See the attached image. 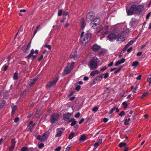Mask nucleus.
I'll return each instance as SVG.
<instances>
[{
    "label": "nucleus",
    "instance_id": "8",
    "mask_svg": "<svg viewBox=\"0 0 151 151\" xmlns=\"http://www.w3.org/2000/svg\"><path fill=\"white\" fill-rule=\"evenodd\" d=\"M99 29H100V30H103V32H102L103 35H106L108 32V27L107 26H106L104 27H103L102 26H101L100 27ZM100 31H98V32H99Z\"/></svg>",
    "mask_w": 151,
    "mask_h": 151
},
{
    "label": "nucleus",
    "instance_id": "58",
    "mask_svg": "<svg viewBox=\"0 0 151 151\" xmlns=\"http://www.w3.org/2000/svg\"><path fill=\"white\" fill-rule=\"evenodd\" d=\"M109 91V89L108 88H107L106 89V90L105 91V92H104V95H106V97H108V95L109 94H108V93H106V91Z\"/></svg>",
    "mask_w": 151,
    "mask_h": 151
},
{
    "label": "nucleus",
    "instance_id": "42",
    "mask_svg": "<svg viewBox=\"0 0 151 151\" xmlns=\"http://www.w3.org/2000/svg\"><path fill=\"white\" fill-rule=\"evenodd\" d=\"M107 68V67L106 66H105L104 67L101 68L100 69V71L101 72H103L104 71V70H106Z\"/></svg>",
    "mask_w": 151,
    "mask_h": 151
},
{
    "label": "nucleus",
    "instance_id": "9",
    "mask_svg": "<svg viewBox=\"0 0 151 151\" xmlns=\"http://www.w3.org/2000/svg\"><path fill=\"white\" fill-rule=\"evenodd\" d=\"M144 6L142 5H139L135 8V12L136 14H140L143 10Z\"/></svg>",
    "mask_w": 151,
    "mask_h": 151
},
{
    "label": "nucleus",
    "instance_id": "28",
    "mask_svg": "<svg viewBox=\"0 0 151 151\" xmlns=\"http://www.w3.org/2000/svg\"><path fill=\"white\" fill-rule=\"evenodd\" d=\"M40 25H39L38 26H37L36 29L35 30L34 32V33H33V36H34L36 34V33L37 30H40Z\"/></svg>",
    "mask_w": 151,
    "mask_h": 151
},
{
    "label": "nucleus",
    "instance_id": "57",
    "mask_svg": "<svg viewBox=\"0 0 151 151\" xmlns=\"http://www.w3.org/2000/svg\"><path fill=\"white\" fill-rule=\"evenodd\" d=\"M33 55V54L31 53L27 56V58L28 59L31 58L32 56Z\"/></svg>",
    "mask_w": 151,
    "mask_h": 151
},
{
    "label": "nucleus",
    "instance_id": "27",
    "mask_svg": "<svg viewBox=\"0 0 151 151\" xmlns=\"http://www.w3.org/2000/svg\"><path fill=\"white\" fill-rule=\"evenodd\" d=\"M134 41L132 40L129 41L126 45V46L127 47H128L129 46L132 44L134 42Z\"/></svg>",
    "mask_w": 151,
    "mask_h": 151
},
{
    "label": "nucleus",
    "instance_id": "5",
    "mask_svg": "<svg viewBox=\"0 0 151 151\" xmlns=\"http://www.w3.org/2000/svg\"><path fill=\"white\" fill-rule=\"evenodd\" d=\"M117 37V33H111L107 36V39L111 42L114 40Z\"/></svg>",
    "mask_w": 151,
    "mask_h": 151
},
{
    "label": "nucleus",
    "instance_id": "50",
    "mask_svg": "<svg viewBox=\"0 0 151 151\" xmlns=\"http://www.w3.org/2000/svg\"><path fill=\"white\" fill-rule=\"evenodd\" d=\"M121 68H122L121 67H120L117 70L115 71L114 72V73L116 74V73H118L120 70L121 69Z\"/></svg>",
    "mask_w": 151,
    "mask_h": 151
},
{
    "label": "nucleus",
    "instance_id": "39",
    "mask_svg": "<svg viewBox=\"0 0 151 151\" xmlns=\"http://www.w3.org/2000/svg\"><path fill=\"white\" fill-rule=\"evenodd\" d=\"M63 13V12L62 9L60 10L58 12V16H60L61 15L62 13Z\"/></svg>",
    "mask_w": 151,
    "mask_h": 151
},
{
    "label": "nucleus",
    "instance_id": "25",
    "mask_svg": "<svg viewBox=\"0 0 151 151\" xmlns=\"http://www.w3.org/2000/svg\"><path fill=\"white\" fill-rule=\"evenodd\" d=\"M63 133L61 131H58L56 135H55V137H60L62 134Z\"/></svg>",
    "mask_w": 151,
    "mask_h": 151
},
{
    "label": "nucleus",
    "instance_id": "54",
    "mask_svg": "<svg viewBox=\"0 0 151 151\" xmlns=\"http://www.w3.org/2000/svg\"><path fill=\"white\" fill-rule=\"evenodd\" d=\"M44 146V144L43 143H41L40 144L38 145V147L40 148L43 147Z\"/></svg>",
    "mask_w": 151,
    "mask_h": 151
},
{
    "label": "nucleus",
    "instance_id": "37",
    "mask_svg": "<svg viewBox=\"0 0 151 151\" xmlns=\"http://www.w3.org/2000/svg\"><path fill=\"white\" fill-rule=\"evenodd\" d=\"M99 109V106H96L94 107L92 110V111L94 112H96Z\"/></svg>",
    "mask_w": 151,
    "mask_h": 151
},
{
    "label": "nucleus",
    "instance_id": "53",
    "mask_svg": "<svg viewBox=\"0 0 151 151\" xmlns=\"http://www.w3.org/2000/svg\"><path fill=\"white\" fill-rule=\"evenodd\" d=\"M81 88V86H77L75 88V89L77 91H79Z\"/></svg>",
    "mask_w": 151,
    "mask_h": 151
},
{
    "label": "nucleus",
    "instance_id": "13",
    "mask_svg": "<svg viewBox=\"0 0 151 151\" xmlns=\"http://www.w3.org/2000/svg\"><path fill=\"white\" fill-rule=\"evenodd\" d=\"M102 141V139H100L98 141L94 144V147L93 149V150H95L98 147L101 143Z\"/></svg>",
    "mask_w": 151,
    "mask_h": 151
},
{
    "label": "nucleus",
    "instance_id": "40",
    "mask_svg": "<svg viewBox=\"0 0 151 151\" xmlns=\"http://www.w3.org/2000/svg\"><path fill=\"white\" fill-rule=\"evenodd\" d=\"M14 79L16 80L18 78V74L17 73H15L13 76Z\"/></svg>",
    "mask_w": 151,
    "mask_h": 151
},
{
    "label": "nucleus",
    "instance_id": "34",
    "mask_svg": "<svg viewBox=\"0 0 151 151\" xmlns=\"http://www.w3.org/2000/svg\"><path fill=\"white\" fill-rule=\"evenodd\" d=\"M81 29H82L83 30L84 29L85 25L84 22L83 20L81 22Z\"/></svg>",
    "mask_w": 151,
    "mask_h": 151
},
{
    "label": "nucleus",
    "instance_id": "48",
    "mask_svg": "<svg viewBox=\"0 0 151 151\" xmlns=\"http://www.w3.org/2000/svg\"><path fill=\"white\" fill-rule=\"evenodd\" d=\"M27 147H22L21 149V151H27Z\"/></svg>",
    "mask_w": 151,
    "mask_h": 151
},
{
    "label": "nucleus",
    "instance_id": "19",
    "mask_svg": "<svg viewBox=\"0 0 151 151\" xmlns=\"http://www.w3.org/2000/svg\"><path fill=\"white\" fill-rule=\"evenodd\" d=\"M37 78H34L32 80H30L28 81V84L30 86L32 85L36 81Z\"/></svg>",
    "mask_w": 151,
    "mask_h": 151
},
{
    "label": "nucleus",
    "instance_id": "63",
    "mask_svg": "<svg viewBox=\"0 0 151 151\" xmlns=\"http://www.w3.org/2000/svg\"><path fill=\"white\" fill-rule=\"evenodd\" d=\"M84 119L83 118L81 119V120L79 122V124H81L82 122H83L84 121Z\"/></svg>",
    "mask_w": 151,
    "mask_h": 151
},
{
    "label": "nucleus",
    "instance_id": "3",
    "mask_svg": "<svg viewBox=\"0 0 151 151\" xmlns=\"http://www.w3.org/2000/svg\"><path fill=\"white\" fill-rule=\"evenodd\" d=\"M59 119V115L58 114L55 113L50 116V120L52 124L57 122Z\"/></svg>",
    "mask_w": 151,
    "mask_h": 151
},
{
    "label": "nucleus",
    "instance_id": "55",
    "mask_svg": "<svg viewBox=\"0 0 151 151\" xmlns=\"http://www.w3.org/2000/svg\"><path fill=\"white\" fill-rule=\"evenodd\" d=\"M80 113L78 112L75 115V117L76 118H78L80 116Z\"/></svg>",
    "mask_w": 151,
    "mask_h": 151
},
{
    "label": "nucleus",
    "instance_id": "7",
    "mask_svg": "<svg viewBox=\"0 0 151 151\" xmlns=\"http://www.w3.org/2000/svg\"><path fill=\"white\" fill-rule=\"evenodd\" d=\"M58 80V78H56L53 80L50 81L47 84V87L50 88V87L55 85Z\"/></svg>",
    "mask_w": 151,
    "mask_h": 151
},
{
    "label": "nucleus",
    "instance_id": "1",
    "mask_svg": "<svg viewBox=\"0 0 151 151\" xmlns=\"http://www.w3.org/2000/svg\"><path fill=\"white\" fill-rule=\"evenodd\" d=\"M91 37V35L89 33H85L84 32H82L81 35V40L82 44L86 45L90 41Z\"/></svg>",
    "mask_w": 151,
    "mask_h": 151
},
{
    "label": "nucleus",
    "instance_id": "51",
    "mask_svg": "<svg viewBox=\"0 0 151 151\" xmlns=\"http://www.w3.org/2000/svg\"><path fill=\"white\" fill-rule=\"evenodd\" d=\"M125 115L124 112L123 111H122L121 112L120 114H119V116H124Z\"/></svg>",
    "mask_w": 151,
    "mask_h": 151
},
{
    "label": "nucleus",
    "instance_id": "35",
    "mask_svg": "<svg viewBox=\"0 0 151 151\" xmlns=\"http://www.w3.org/2000/svg\"><path fill=\"white\" fill-rule=\"evenodd\" d=\"M130 119L129 118L127 119H126L124 122L125 125H127L129 124V122L130 121Z\"/></svg>",
    "mask_w": 151,
    "mask_h": 151
},
{
    "label": "nucleus",
    "instance_id": "16",
    "mask_svg": "<svg viewBox=\"0 0 151 151\" xmlns=\"http://www.w3.org/2000/svg\"><path fill=\"white\" fill-rule=\"evenodd\" d=\"M138 21L135 18H132L130 22V24L132 26H134L138 24Z\"/></svg>",
    "mask_w": 151,
    "mask_h": 151
},
{
    "label": "nucleus",
    "instance_id": "62",
    "mask_svg": "<svg viewBox=\"0 0 151 151\" xmlns=\"http://www.w3.org/2000/svg\"><path fill=\"white\" fill-rule=\"evenodd\" d=\"M19 119L18 117H16L14 120V122L15 123L17 122L19 120Z\"/></svg>",
    "mask_w": 151,
    "mask_h": 151
},
{
    "label": "nucleus",
    "instance_id": "15",
    "mask_svg": "<svg viewBox=\"0 0 151 151\" xmlns=\"http://www.w3.org/2000/svg\"><path fill=\"white\" fill-rule=\"evenodd\" d=\"M101 48V46L96 44L93 45L92 47L93 50L95 52L99 50Z\"/></svg>",
    "mask_w": 151,
    "mask_h": 151
},
{
    "label": "nucleus",
    "instance_id": "4",
    "mask_svg": "<svg viewBox=\"0 0 151 151\" xmlns=\"http://www.w3.org/2000/svg\"><path fill=\"white\" fill-rule=\"evenodd\" d=\"M100 20L99 18L94 19L91 23V26L93 29H96L100 23Z\"/></svg>",
    "mask_w": 151,
    "mask_h": 151
},
{
    "label": "nucleus",
    "instance_id": "56",
    "mask_svg": "<svg viewBox=\"0 0 151 151\" xmlns=\"http://www.w3.org/2000/svg\"><path fill=\"white\" fill-rule=\"evenodd\" d=\"M151 14V12H149L148 14L146 16V19H148Z\"/></svg>",
    "mask_w": 151,
    "mask_h": 151
},
{
    "label": "nucleus",
    "instance_id": "64",
    "mask_svg": "<svg viewBox=\"0 0 151 151\" xmlns=\"http://www.w3.org/2000/svg\"><path fill=\"white\" fill-rule=\"evenodd\" d=\"M147 81L151 83V77H148L147 78Z\"/></svg>",
    "mask_w": 151,
    "mask_h": 151
},
{
    "label": "nucleus",
    "instance_id": "26",
    "mask_svg": "<svg viewBox=\"0 0 151 151\" xmlns=\"http://www.w3.org/2000/svg\"><path fill=\"white\" fill-rule=\"evenodd\" d=\"M86 139V136L85 134H83L80 137V140L84 141Z\"/></svg>",
    "mask_w": 151,
    "mask_h": 151
},
{
    "label": "nucleus",
    "instance_id": "10",
    "mask_svg": "<svg viewBox=\"0 0 151 151\" xmlns=\"http://www.w3.org/2000/svg\"><path fill=\"white\" fill-rule=\"evenodd\" d=\"M72 113H67L63 115V119L65 121H67L72 116Z\"/></svg>",
    "mask_w": 151,
    "mask_h": 151
},
{
    "label": "nucleus",
    "instance_id": "60",
    "mask_svg": "<svg viewBox=\"0 0 151 151\" xmlns=\"http://www.w3.org/2000/svg\"><path fill=\"white\" fill-rule=\"evenodd\" d=\"M69 13L68 12H63V15L65 16H66L68 15Z\"/></svg>",
    "mask_w": 151,
    "mask_h": 151
},
{
    "label": "nucleus",
    "instance_id": "11",
    "mask_svg": "<svg viewBox=\"0 0 151 151\" xmlns=\"http://www.w3.org/2000/svg\"><path fill=\"white\" fill-rule=\"evenodd\" d=\"M103 76L102 74H100L98 76H96L93 80V84H95L96 83V81H100L103 78Z\"/></svg>",
    "mask_w": 151,
    "mask_h": 151
},
{
    "label": "nucleus",
    "instance_id": "24",
    "mask_svg": "<svg viewBox=\"0 0 151 151\" xmlns=\"http://www.w3.org/2000/svg\"><path fill=\"white\" fill-rule=\"evenodd\" d=\"M139 65V63L138 62L136 61L133 62L132 65V66L134 68H136Z\"/></svg>",
    "mask_w": 151,
    "mask_h": 151
},
{
    "label": "nucleus",
    "instance_id": "31",
    "mask_svg": "<svg viewBox=\"0 0 151 151\" xmlns=\"http://www.w3.org/2000/svg\"><path fill=\"white\" fill-rule=\"evenodd\" d=\"M6 103V101L4 100H3L2 103L0 104V109L2 108L4 105Z\"/></svg>",
    "mask_w": 151,
    "mask_h": 151
},
{
    "label": "nucleus",
    "instance_id": "33",
    "mask_svg": "<svg viewBox=\"0 0 151 151\" xmlns=\"http://www.w3.org/2000/svg\"><path fill=\"white\" fill-rule=\"evenodd\" d=\"M74 133L71 132L69 136L68 139H72L74 137Z\"/></svg>",
    "mask_w": 151,
    "mask_h": 151
},
{
    "label": "nucleus",
    "instance_id": "36",
    "mask_svg": "<svg viewBox=\"0 0 151 151\" xmlns=\"http://www.w3.org/2000/svg\"><path fill=\"white\" fill-rule=\"evenodd\" d=\"M102 76H104V78L105 79L107 78L109 76V73H105L102 74Z\"/></svg>",
    "mask_w": 151,
    "mask_h": 151
},
{
    "label": "nucleus",
    "instance_id": "21",
    "mask_svg": "<svg viewBox=\"0 0 151 151\" xmlns=\"http://www.w3.org/2000/svg\"><path fill=\"white\" fill-rule=\"evenodd\" d=\"M100 72L98 70H94L91 72L90 74V76H94L96 74H99Z\"/></svg>",
    "mask_w": 151,
    "mask_h": 151
},
{
    "label": "nucleus",
    "instance_id": "22",
    "mask_svg": "<svg viewBox=\"0 0 151 151\" xmlns=\"http://www.w3.org/2000/svg\"><path fill=\"white\" fill-rule=\"evenodd\" d=\"M69 68L68 66V65L64 70L65 73L66 74L69 73L72 70L70 68V69H69Z\"/></svg>",
    "mask_w": 151,
    "mask_h": 151
},
{
    "label": "nucleus",
    "instance_id": "23",
    "mask_svg": "<svg viewBox=\"0 0 151 151\" xmlns=\"http://www.w3.org/2000/svg\"><path fill=\"white\" fill-rule=\"evenodd\" d=\"M11 107L12 108V114H13L17 109V106H16L12 105Z\"/></svg>",
    "mask_w": 151,
    "mask_h": 151
},
{
    "label": "nucleus",
    "instance_id": "59",
    "mask_svg": "<svg viewBox=\"0 0 151 151\" xmlns=\"http://www.w3.org/2000/svg\"><path fill=\"white\" fill-rule=\"evenodd\" d=\"M108 119L107 118H104L103 119V122L104 123H106L108 122Z\"/></svg>",
    "mask_w": 151,
    "mask_h": 151
},
{
    "label": "nucleus",
    "instance_id": "49",
    "mask_svg": "<svg viewBox=\"0 0 151 151\" xmlns=\"http://www.w3.org/2000/svg\"><path fill=\"white\" fill-rule=\"evenodd\" d=\"M61 149V146H59L58 147L56 148L55 150V151H60Z\"/></svg>",
    "mask_w": 151,
    "mask_h": 151
},
{
    "label": "nucleus",
    "instance_id": "46",
    "mask_svg": "<svg viewBox=\"0 0 151 151\" xmlns=\"http://www.w3.org/2000/svg\"><path fill=\"white\" fill-rule=\"evenodd\" d=\"M75 63L74 62H72L71 64V65H70V69L71 70H72L73 66L74 65Z\"/></svg>",
    "mask_w": 151,
    "mask_h": 151
},
{
    "label": "nucleus",
    "instance_id": "41",
    "mask_svg": "<svg viewBox=\"0 0 151 151\" xmlns=\"http://www.w3.org/2000/svg\"><path fill=\"white\" fill-rule=\"evenodd\" d=\"M122 105L124 106V108H126L127 106V104L126 101H124L122 103Z\"/></svg>",
    "mask_w": 151,
    "mask_h": 151
},
{
    "label": "nucleus",
    "instance_id": "18",
    "mask_svg": "<svg viewBox=\"0 0 151 151\" xmlns=\"http://www.w3.org/2000/svg\"><path fill=\"white\" fill-rule=\"evenodd\" d=\"M125 59L124 58H122L120 60L117 61L115 64V66H117L118 65L124 63L125 61Z\"/></svg>",
    "mask_w": 151,
    "mask_h": 151
},
{
    "label": "nucleus",
    "instance_id": "2",
    "mask_svg": "<svg viewBox=\"0 0 151 151\" xmlns=\"http://www.w3.org/2000/svg\"><path fill=\"white\" fill-rule=\"evenodd\" d=\"M98 60L96 58H95L90 60L89 66L91 70H94L98 67Z\"/></svg>",
    "mask_w": 151,
    "mask_h": 151
},
{
    "label": "nucleus",
    "instance_id": "61",
    "mask_svg": "<svg viewBox=\"0 0 151 151\" xmlns=\"http://www.w3.org/2000/svg\"><path fill=\"white\" fill-rule=\"evenodd\" d=\"M141 76L142 75H139L137 77H136V78L137 80H140L141 78Z\"/></svg>",
    "mask_w": 151,
    "mask_h": 151
},
{
    "label": "nucleus",
    "instance_id": "20",
    "mask_svg": "<svg viewBox=\"0 0 151 151\" xmlns=\"http://www.w3.org/2000/svg\"><path fill=\"white\" fill-rule=\"evenodd\" d=\"M125 39V37L124 35H121L119 36L118 37L117 40V41L118 42H120L124 41Z\"/></svg>",
    "mask_w": 151,
    "mask_h": 151
},
{
    "label": "nucleus",
    "instance_id": "32",
    "mask_svg": "<svg viewBox=\"0 0 151 151\" xmlns=\"http://www.w3.org/2000/svg\"><path fill=\"white\" fill-rule=\"evenodd\" d=\"M11 145L15 146L16 141L14 138H13L11 139Z\"/></svg>",
    "mask_w": 151,
    "mask_h": 151
},
{
    "label": "nucleus",
    "instance_id": "44",
    "mask_svg": "<svg viewBox=\"0 0 151 151\" xmlns=\"http://www.w3.org/2000/svg\"><path fill=\"white\" fill-rule=\"evenodd\" d=\"M8 68V65H4L3 67V70H4V71H6Z\"/></svg>",
    "mask_w": 151,
    "mask_h": 151
},
{
    "label": "nucleus",
    "instance_id": "30",
    "mask_svg": "<svg viewBox=\"0 0 151 151\" xmlns=\"http://www.w3.org/2000/svg\"><path fill=\"white\" fill-rule=\"evenodd\" d=\"M127 144L125 142H122L120 143L119 145V146L120 147H121L123 146H125Z\"/></svg>",
    "mask_w": 151,
    "mask_h": 151
},
{
    "label": "nucleus",
    "instance_id": "38",
    "mask_svg": "<svg viewBox=\"0 0 151 151\" xmlns=\"http://www.w3.org/2000/svg\"><path fill=\"white\" fill-rule=\"evenodd\" d=\"M148 94V92H146L141 97V99H142L145 97L146 96H147Z\"/></svg>",
    "mask_w": 151,
    "mask_h": 151
},
{
    "label": "nucleus",
    "instance_id": "6",
    "mask_svg": "<svg viewBox=\"0 0 151 151\" xmlns=\"http://www.w3.org/2000/svg\"><path fill=\"white\" fill-rule=\"evenodd\" d=\"M136 5H132L130 8L128 9L126 8V11L128 15H131L133 14L134 9L136 8Z\"/></svg>",
    "mask_w": 151,
    "mask_h": 151
},
{
    "label": "nucleus",
    "instance_id": "14",
    "mask_svg": "<svg viewBox=\"0 0 151 151\" xmlns=\"http://www.w3.org/2000/svg\"><path fill=\"white\" fill-rule=\"evenodd\" d=\"M48 133L47 132L44 133L42 136L41 141L42 142L45 141L48 138Z\"/></svg>",
    "mask_w": 151,
    "mask_h": 151
},
{
    "label": "nucleus",
    "instance_id": "45",
    "mask_svg": "<svg viewBox=\"0 0 151 151\" xmlns=\"http://www.w3.org/2000/svg\"><path fill=\"white\" fill-rule=\"evenodd\" d=\"M45 47L48 48L49 50H51V46L50 45H45Z\"/></svg>",
    "mask_w": 151,
    "mask_h": 151
},
{
    "label": "nucleus",
    "instance_id": "52",
    "mask_svg": "<svg viewBox=\"0 0 151 151\" xmlns=\"http://www.w3.org/2000/svg\"><path fill=\"white\" fill-rule=\"evenodd\" d=\"M115 111V109L113 108L111 109L109 112L108 113L109 114H110L111 113H112L113 111Z\"/></svg>",
    "mask_w": 151,
    "mask_h": 151
},
{
    "label": "nucleus",
    "instance_id": "29",
    "mask_svg": "<svg viewBox=\"0 0 151 151\" xmlns=\"http://www.w3.org/2000/svg\"><path fill=\"white\" fill-rule=\"evenodd\" d=\"M31 42L30 41L28 45L27 46L26 50H23V51L24 52H26L27 50L28 51L29 50V48L30 47V46H31V45H30Z\"/></svg>",
    "mask_w": 151,
    "mask_h": 151
},
{
    "label": "nucleus",
    "instance_id": "17",
    "mask_svg": "<svg viewBox=\"0 0 151 151\" xmlns=\"http://www.w3.org/2000/svg\"><path fill=\"white\" fill-rule=\"evenodd\" d=\"M72 122L70 124V125L72 126L75 125L77 123V121L74 118L70 119L68 122V123Z\"/></svg>",
    "mask_w": 151,
    "mask_h": 151
},
{
    "label": "nucleus",
    "instance_id": "47",
    "mask_svg": "<svg viewBox=\"0 0 151 151\" xmlns=\"http://www.w3.org/2000/svg\"><path fill=\"white\" fill-rule=\"evenodd\" d=\"M14 146L11 145L10 147L9 148V150L10 151H12L13 150L14 147Z\"/></svg>",
    "mask_w": 151,
    "mask_h": 151
},
{
    "label": "nucleus",
    "instance_id": "12",
    "mask_svg": "<svg viewBox=\"0 0 151 151\" xmlns=\"http://www.w3.org/2000/svg\"><path fill=\"white\" fill-rule=\"evenodd\" d=\"M70 58L74 60L77 59L78 58L77 52L75 51L72 52L70 55Z\"/></svg>",
    "mask_w": 151,
    "mask_h": 151
},
{
    "label": "nucleus",
    "instance_id": "43",
    "mask_svg": "<svg viewBox=\"0 0 151 151\" xmlns=\"http://www.w3.org/2000/svg\"><path fill=\"white\" fill-rule=\"evenodd\" d=\"M127 48V47H126V46H125V47H124V48L123 49V50L121 52V54H123V53H124L125 52V51L126 50Z\"/></svg>",
    "mask_w": 151,
    "mask_h": 151
}]
</instances>
